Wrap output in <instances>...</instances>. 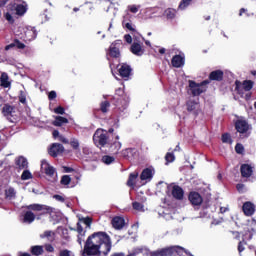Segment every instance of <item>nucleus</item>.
I'll use <instances>...</instances> for the list:
<instances>
[{
	"label": "nucleus",
	"instance_id": "1",
	"mask_svg": "<svg viewBox=\"0 0 256 256\" xmlns=\"http://www.w3.org/2000/svg\"><path fill=\"white\" fill-rule=\"evenodd\" d=\"M84 251L87 256L107 255L111 251V237L105 232H96L86 241Z\"/></svg>",
	"mask_w": 256,
	"mask_h": 256
},
{
	"label": "nucleus",
	"instance_id": "2",
	"mask_svg": "<svg viewBox=\"0 0 256 256\" xmlns=\"http://www.w3.org/2000/svg\"><path fill=\"white\" fill-rule=\"evenodd\" d=\"M26 210L23 212V219L22 222L27 223L28 225H31L33 221H35V213L41 212L42 215L44 213H53V208L41 204H32L25 207ZM33 211L35 213H33Z\"/></svg>",
	"mask_w": 256,
	"mask_h": 256
},
{
	"label": "nucleus",
	"instance_id": "3",
	"mask_svg": "<svg viewBox=\"0 0 256 256\" xmlns=\"http://www.w3.org/2000/svg\"><path fill=\"white\" fill-rule=\"evenodd\" d=\"M96 147H105L109 143V134L103 129H97L93 135Z\"/></svg>",
	"mask_w": 256,
	"mask_h": 256
},
{
	"label": "nucleus",
	"instance_id": "4",
	"mask_svg": "<svg viewBox=\"0 0 256 256\" xmlns=\"http://www.w3.org/2000/svg\"><path fill=\"white\" fill-rule=\"evenodd\" d=\"M207 81H204L202 83H197L193 80L189 81V87H190V93L193 95V97H198V95H201V93H205L207 91Z\"/></svg>",
	"mask_w": 256,
	"mask_h": 256
},
{
	"label": "nucleus",
	"instance_id": "5",
	"mask_svg": "<svg viewBox=\"0 0 256 256\" xmlns=\"http://www.w3.org/2000/svg\"><path fill=\"white\" fill-rule=\"evenodd\" d=\"M235 127L240 137H249V129L251 126L244 119H238L235 123Z\"/></svg>",
	"mask_w": 256,
	"mask_h": 256
},
{
	"label": "nucleus",
	"instance_id": "6",
	"mask_svg": "<svg viewBox=\"0 0 256 256\" xmlns=\"http://www.w3.org/2000/svg\"><path fill=\"white\" fill-rule=\"evenodd\" d=\"M41 171L42 173H45L48 177H53L55 175V168L47 162V160L41 161Z\"/></svg>",
	"mask_w": 256,
	"mask_h": 256
},
{
	"label": "nucleus",
	"instance_id": "7",
	"mask_svg": "<svg viewBox=\"0 0 256 256\" xmlns=\"http://www.w3.org/2000/svg\"><path fill=\"white\" fill-rule=\"evenodd\" d=\"M63 151H65V148L63 147L62 144L54 143L50 147L48 153H49V155H51V157H57V155H61V153H63Z\"/></svg>",
	"mask_w": 256,
	"mask_h": 256
},
{
	"label": "nucleus",
	"instance_id": "8",
	"mask_svg": "<svg viewBox=\"0 0 256 256\" xmlns=\"http://www.w3.org/2000/svg\"><path fill=\"white\" fill-rule=\"evenodd\" d=\"M117 45H121V40H117V41L113 42L110 45V49H109V53H108V55H110V57H114L116 59L121 55V52L119 51V47H117Z\"/></svg>",
	"mask_w": 256,
	"mask_h": 256
},
{
	"label": "nucleus",
	"instance_id": "9",
	"mask_svg": "<svg viewBox=\"0 0 256 256\" xmlns=\"http://www.w3.org/2000/svg\"><path fill=\"white\" fill-rule=\"evenodd\" d=\"M241 87L242 89H244V91H251V89H253V81L251 80H246L243 82V84L241 85V82L236 81V91H238V93H243L241 92Z\"/></svg>",
	"mask_w": 256,
	"mask_h": 256
},
{
	"label": "nucleus",
	"instance_id": "10",
	"mask_svg": "<svg viewBox=\"0 0 256 256\" xmlns=\"http://www.w3.org/2000/svg\"><path fill=\"white\" fill-rule=\"evenodd\" d=\"M243 213L246 217H251L255 214V204L251 202H245L242 206Z\"/></svg>",
	"mask_w": 256,
	"mask_h": 256
},
{
	"label": "nucleus",
	"instance_id": "11",
	"mask_svg": "<svg viewBox=\"0 0 256 256\" xmlns=\"http://www.w3.org/2000/svg\"><path fill=\"white\" fill-rule=\"evenodd\" d=\"M131 51L134 55H137L138 57H141L143 53H145V49H143V44L139 42H134L131 46Z\"/></svg>",
	"mask_w": 256,
	"mask_h": 256
},
{
	"label": "nucleus",
	"instance_id": "12",
	"mask_svg": "<svg viewBox=\"0 0 256 256\" xmlns=\"http://www.w3.org/2000/svg\"><path fill=\"white\" fill-rule=\"evenodd\" d=\"M189 201L192 203V205H201V203H203V198L199 193L192 192L189 195Z\"/></svg>",
	"mask_w": 256,
	"mask_h": 256
},
{
	"label": "nucleus",
	"instance_id": "13",
	"mask_svg": "<svg viewBox=\"0 0 256 256\" xmlns=\"http://www.w3.org/2000/svg\"><path fill=\"white\" fill-rule=\"evenodd\" d=\"M119 75L123 79H128L129 75H131V67L127 64H122L119 68Z\"/></svg>",
	"mask_w": 256,
	"mask_h": 256
},
{
	"label": "nucleus",
	"instance_id": "14",
	"mask_svg": "<svg viewBox=\"0 0 256 256\" xmlns=\"http://www.w3.org/2000/svg\"><path fill=\"white\" fill-rule=\"evenodd\" d=\"M37 37V31L34 27L28 26L25 31V38L26 41H33V39H36Z\"/></svg>",
	"mask_w": 256,
	"mask_h": 256
},
{
	"label": "nucleus",
	"instance_id": "15",
	"mask_svg": "<svg viewBox=\"0 0 256 256\" xmlns=\"http://www.w3.org/2000/svg\"><path fill=\"white\" fill-rule=\"evenodd\" d=\"M172 65L179 69V67H183L185 65V58L181 55H176L172 58Z\"/></svg>",
	"mask_w": 256,
	"mask_h": 256
},
{
	"label": "nucleus",
	"instance_id": "16",
	"mask_svg": "<svg viewBox=\"0 0 256 256\" xmlns=\"http://www.w3.org/2000/svg\"><path fill=\"white\" fill-rule=\"evenodd\" d=\"M141 181H151L153 179V170L151 168H146L142 171L140 175Z\"/></svg>",
	"mask_w": 256,
	"mask_h": 256
},
{
	"label": "nucleus",
	"instance_id": "17",
	"mask_svg": "<svg viewBox=\"0 0 256 256\" xmlns=\"http://www.w3.org/2000/svg\"><path fill=\"white\" fill-rule=\"evenodd\" d=\"M183 188L179 187V186H173L172 188V196L174 197V199H178V201H181V199H183Z\"/></svg>",
	"mask_w": 256,
	"mask_h": 256
},
{
	"label": "nucleus",
	"instance_id": "18",
	"mask_svg": "<svg viewBox=\"0 0 256 256\" xmlns=\"http://www.w3.org/2000/svg\"><path fill=\"white\" fill-rule=\"evenodd\" d=\"M15 163L18 166V169H27L29 162H27V158L23 156H19L15 159Z\"/></svg>",
	"mask_w": 256,
	"mask_h": 256
},
{
	"label": "nucleus",
	"instance_id": "19",
	"mask_svg": "<svg viewBox=\"0 0 256 256\" xmlns=\"http://www.w3.org/2000/svg\"><path fill=\"white\" fill-rule=\"evenodd\" d=\"M2 113L5 117H13L15 115V108L9 104H5Z\"/></svg>",
	"mask_w": 256,
	"mask_h": 256
},
{
	"label": "nucleus",
	"instance_id": "20",
	"mask_svg": "<svg viewBox=\"0 0 256 256\" xmlns=\"http://www.w3.org/2000/svg\"><path fill=\"white\" fill-rule=\"evenodd\" d=\"M78 233V243L79 245H83V241H85V230H83V226H81V223H77V229Z\"/></svg>",
	"mask_w": 256,
	"mask_h": 256
},
{
	"label": "nucleus",
	"instance_id": "21",
	"mask_svg": "<svg viewBox=\"0 0 256 256\" xmlns=\"http://www.w3.org/2000/svg\"><path fill=\"white\" fill-rule=\"evenodd\" d=\"M112 225L114 229H123V227H125V219L121 217H115L112 219Z\"/></svg>",
	"mask_w": 256,
	"mask_h": 256
},
{
	"label": "nucleus",
	"instance_id": "22",
	"mask_svg": "<svg viewBox=\"0 0 256 256\" xmlns=\"http://www.w3.org/2000/svg\"><path fill=\"white\" fill-rule=\"evenodd\" d=\"M5 197L6 199H9L10 201L15 199L17 197V190L15 188L9 186L5 189Z\"/></svg>",
	"mask_w": 256,
	"mask_h": 256
},
{
	"label": "nucleus",
	"instance_id": "23",
	"mask_svg": "<svg viewBox=\"0 0 256 256\" xmlns=\"http://www.w3.org/2000/svg\"><path fill=\"white\" fill-rule=\"evenodd\" d=\"M241 174L242 177H249L250 175H253V168L248 164H243L241 166Z\"/></svg>",
	"mask_w": 256,
	"mask_h": 256
},
{
	"label": "nucleus",
	"instance_id": "24",
	"mask_svg": "<svg viewBox=\"0 0 256 256\" xmlns=\"http://www.w3.org/2000/svg\"><path fill=\"white\" fill-rule=\"evenodd\" d=\"M15 11L16 15H25V13H27V4L25 2L16 4Z\"/></svg>",
	"mask_w": 256,
	"mask_h": 256
},
{
	"label": "nucleus",
	"instance_id": "25",
	"mask_svg": "<svg viewBox=\"0 0 256 256\" xmlns=\"http://www.w3.org/2000/svg\"><path fill=\"white\" fill-rule=\"evenodd\" d=\"M210 79L212 81H221L223 79V71L216 70L210 73Z\"/></svg>",
	"mask_w": 256,
	"mask_h": 256
},
{
	"label": "nucleus",
	"instance_id": "26",
	"mask_svg": "<svg viewBox=\"0 0 256 256\" xmlns=\"http://www.w3.org/2000/svg\"><path fill=\"white\" fill-rule=\"evenodd\" d=\"M65 123H69V120H67V118L62 116H56L55 121L53 122V125H55V127H61V125Z\"/></svg>",
	"mask_w": 256,
	"mask_h": 256
},
{
	"label": "nucleus",
	"instance_id": "27",
	"mask_svg": "<svg viewBox=\"0 0 256 256\" xmlns=\"http://www.w3.org/2000/svg\"><path fill=\"white\" fill-rule=\"evenodd\" d=\"M137 177H139V173L133 172L130 174L129 179L127 181L128 187H134L135 181L137 180Z\"/></svg>",
	"mask_w": 256,
	"mask_h": 256
},
{
	"label": "nucleus",
	"instance_id": "28",
	"mask_svg": "<svg viewBox=\"0 0 256 256\" xmlns=\"http://www.w3.org/2000/svg\"><path fill=\"white\" fill-rule=\"evenodd\" d=\"M43 252H44L43 246L36 245L31 247L32 255H35V256L43 255Z\"/></svg>",
	"mask_w": 256,
	"mask_h": 256
},
{
	"label": "nucleus",
	"instance_id": "29",
	"mask_svg": "<svg viewBox=\"0 0 256 256\" xmlns=\"http://www.w3.org/2000/svg\"><path fill=\"white\" fill-rule=\"evenodd\" d=\"M196 109H199V103L195 102L194 100H189L187 102V111H196Z\"/></svg>",
	"mask_w": 256,
	"mask_h": 256
},
{
	"label": "nucleus",
	"instance_id": "30",
	"mask_svg": "<svg viewBox=\"0 0 256 256\" xmlns=\"http://www.w3.org/2000/svg\"><path fill=\"white\" fill-rule=\"evenodd\" d=\"M110 149L113 153H117L121 149V142H119V136H116V141L111 144Z\"/></svg>",
	"mask_w": 256,
	"mask_h": 256
},
{
	"label": "nucleus",
	"instance_id": "31",
	"mask_svg": "<svg viewBox=\"0 0 256 256\" xmlns=\"http://www.w3.org/2000/svg\"><path fill=\"white\" fill-rule=\"evenodd\" d=\"M42 239H48V241H53L55 239V233L53 231H45L43 234L40 235Z\"/></svg>",
	"mask_w": 256,
	"mask_h": 256
},
{
	"label": "nucleus",
	"instance_id": "32",
	"mask_svg": "<svg viewBox=\"0 0 256 256\" xmlns=\"http://www.w3.org/2000/svg\"><path fill=\"white\" fill-rule=\"evenodd\" d=\"M9 85H11L9 83V76L7 75V73H2V75H1V86L2 87H9Z\"/></svg>",
	"mask_w": 256,
	"mask_h": 256
},
{
	"label": "nucleus",
	"instance_id": "33",
	"mask_svg": "<svg viewBox=\"0 0 256 256\" xmlns=\"http://www.w3.org/2000/svg\"><path fill=\"white\" fill-rule=\"evenodd\" d=\"M192 1L193 0H182L178 8L180 9V11H185V9L189 7V5H191Z\"/></svg>",
	"mask_w": 256,
	"mask_h": 256
},
{
	"label": "nucleus",
	"instance_id": "34",
	"mask_svg": "<svg viewBox=\"0 0 256 256\" xmlns=\"http://www.w3.org/2000/svg\"><path fill=\"white\" fill-rule=\"evenodd\" d=\"M33 175L31 174V172L29 170H24L22 175H21V179L22 181H27L29 179H32Z\"/></svg>",
	"mask_w": 256,
	"mask_h": 256
},
{
	"label": "nucleus",
	"instance_id": "35",
	"mask_svg": "<svg viewBox=\"0 0 256 256\" xmlns=\"http://www.w3.org/2000/svg\"><path fill=\"white\" fill-rule=\"evenodd\" d=\"M109 107H111V104L109 103V101H104L101 103L100 109L102 113H107V111H109Z\"/></svg>",
	"mask_w": 256,
	"mask_h": 256
},
{
	"label": "nucleus",
	"instance_id": "36",
	"mask_svg": "<svg viewBox=\"0 0 256 256\" xmlns=\"http://www.w3.org/2000/svg\"><path fill=\"white\" fill-rule=\"evenodd\" d=\"M70 145L75 151H79V140L76 138H71Z\"/></svg>",
	"mask_w": 256,
	"mask_h": 256
},
{
	"label": "nucleus",
	"instance_id": "37",
	"mask_svg": "<svg viewBox=\"0 0 256 256\" xmlns=\"http://www.w3.org/2000/svg\"><path fill=\"white\" fill-rule=\"evenodd\" d=\"M123 27H125V29H128V31H132L133 33H135V26L133 25V23L131 22H122Z\"/></svg>",
	"mask_w": 256,
	"mask_h": 256
},
{
	"label": "nucleus",
	"instance_id": "38",
	"mask_svg": "<svg viewBox=\"0 0 256 256\" xmlns=\"http://www.w3.org/2000/svg\"><path fill=\"white\" fill-rule=\"evenodd\" d=\"M132 207L135 211H145V206H143L141 203L139 202H133Z\"/></svg>",
	"mask_w": 256,
	"mask_h": 256
},
{
	"label": "nucleus",
	"instance_id": "39",
	"mask_svg": "<svg viewBox=\"0 0 256 256\" xmlns=\"http://www.w3.org/2000/svg\"><path fill=\"white\" fill-rule=\"evenodd\" d=\"M165 15H166L167 19H175V10L169 8L165 11Z\"/></svg>",
	"mask_w": 256,
	"mask_h": 256
},
{
	"label": "nucleus",
	"instance_id": "40",
	"mask_svg": "<svg viewBox=\"0 0 256 256\" xmlns=\"http://www.w3.org/2000/svg\"><path fill=\"white\" fill-rule=\"evenodd\" d=\"M4 17H5V19L8 23H14V21H15L13 19V12L12 11L4 13Z\"/></svg>",
	"mask_w": 256,
	"mask_h": 256
},
{
	"label": "nucleus",
	"instance_id": "41",
	"mask_svg": "<svg viewBox=\"0 0 256 256\" xmlns=\"http://www.w3.org/2000/svg\"><path fill=\"white\" fill-rule=\"evenodd\" d=\"M102 161H103V163H105V165H111V163H113V161H115V158L112 156H104V157H102Z\"/></svg>",
	"mask_w": 256,
	"mask_h": 256
},
{
	"label": "nucleus",
	"instance_id": "42",
	"mask_svg": "<svg viewBox=\"0 0 256 256\" xmlns=\"http://www.w3.org/2000/svg\"><path fill=\"white\" fill-rule=\"evenodd\" d=\"M165 159L167 163H173V161H175V155L171 152H168L165 156Z\"/></svg>",
	"mask_w": 256,
	"mask_h": 256
},
{
	"label": "nucleus",
	"instance_id": "43",
	"mask_svg": "<svg viewBox=\"0 0 256 256\" xmlns=\"http://www.w3.org/2000/svg\"><path fill=\"white\" fill-rule=\"evenodd\" d=\"M222 141L224 143H229L230 145L233 143V140H231V136L228 133L222 135Z\"/></svg>",
	"mask_w": 256,
	"mask_h": 256
},
{
	"label": "nucleus",
	"instance_id": "44",
	"mask_svg": "<svg viewBox=\"0 0 256 256\" xmlns=\"http://www.w3.org/2000/svg\"><path fill=\"white\" fill-rule=\"evenodd\" d=\"M71 183V177L69 175H64L61 179L62 185H69Z\"/></svg>",
	"mask_w": 256,
	"mask_h": 256
},
{
	"label": "nucleus",
	"instance_id": "45",
	"mask_svg": "<svg viewBox=\"0 0 256 256\" xmlns=\"http://www.w3.org/2000/svg\"><path fill=\"white\" fill-rule=\"evenodd\" d=\"M59 256H75V254L73 252H71V250H61Z\"/></svg>",
	"mask_w": 256,
	"mask_h": 256
},
{
	"label": "nucleus",
	"instance_id": "46",
	"mask_svg": "<svg viewBox=\"0 0 256 256\" xmlns=\"http://www.w3.org/2000/svg\"><path fill=\"white\" fill-rule=\"evenodd\" d=\"M128 9L130 10L131 13H137L139 9H141L140 5H129Z\"/></svg>",
	"mask_w": 256,
	"mask_h": 256
},
{
	"label": "nucleus",
	"instance_id": "47",
	"mask_svg": "<svg viewBox=\"0 0 256 256\" xmlns=\"http://www.w3.org/2000/svg\"><path fill=\"white\" fill-rule=\"evenodd\" d=\"M19 101L23 104L27 103V96L25 95V92H20Z\"/></svg>",
	"mask_w": 256,
	"mask_h": 256
},
{
	"label": "nucleus",
	"instance_id": "48",
	"mask_svg": "<svg viewBox=\"0 0 256 256\" xmlns=\"http://www.w3.org/2000/svg\"><path fill=\"white\" fill-rule=\"evenodd\" d=\"M13 43H14V47H17V49H25V44H23L19 40H15Z\"/></svg>",
	"mask_w": 256,
	"mask_h": 256
},
{
	"label": "nucleus",
	"instance_id": "49",
	"mask_svg": "<svg viewBox=\"0 0 256 256\" xmlns=\"http://www.w3.org/2000/svg\"><path fill=\"white\" fill-rule=\"evenodd\" d=\"M54 113H56L57 115H64L65 114V108L64 107H57L55 110H54Z\"/></svg>",
	"mask_w": 256,
	"mask_h": 256
},
{
	"label": "nucleus",
	"instance_id": "50",
	"mask_svg": "<svg viewBox=\"0 0 256 256\" xmlns=\"http://www.w3.org/2000/svg\"><path fill=\"white\" fill-rule=\"evenodd\" d=\"M82 223H84V225H86V227H91V223H92V220L91 218L87 217V218H83L81 220Z\"/></svg>",
	"mask_w": 256,
	"mask_h": 256
},
{
	"label": "nucleus",
	"instance_id": "51",
	"mask_svg": "<svg viewBox=\"0 0 256 256\" xmlns=\"http://www.w3.org/2000/svg\"><path fill=\"white\" fill-rule=\"evenodd\" d=\"M244 149L245 148H243V146L241 144H237L235 147L236 153H239V154L243 153Z\"/></svg>",
	"mask_w": 256,
	"mask_h": 256
},
{
	"label": "nucleus",
	"instance_id": "52",
	"mask_svg": "<svg viewBox=\"0 0 256 256\" xmlns=\"http://www.w3.org/2000/svg\"><path fill=\"white\" fill-rule=\"evenodd\" d=\"M57 97V92L55 91H51L49 94H48V98L50 101H52V99H55Z\"/></svg>",
	"mask_w": 256,
	"mask_h": 256
},
{
	"label": "nucleus",
	"instance_id": "53",
	"mask_svg": "<svg viewBox=\"0 0 256 256\" xmlns=\"http://www.w3.org/2000/svg\"><path fill=\"white\" fill-rule=\"evenodd\" d=\"M45 249H46V251H48V253H53V251H55V248L50 244H47L45 246Z\"/></svg>",
	"mask_w": 256,
	"mask_h": 256
},
{
	"label": "nucleus",
	"instance_id": "54",
	"mask_svg": "<svg viewBox=\"0 0 256 256\" xmlns=\"http://www.w3.org/2000/svg\"><path fill=\"white\" fill-rule=\"evenodd\" d=\"M58 139H59V141H61L62 143L66 144V145L69 144V140L67 138H65L63 135H60L58 137Z\"/></svg>",
	"mask_w": 256,
	"mask_h": 256
},
{
	"label": "nucleus",
	"instance_id": "55",
	"mask_svg": "<svg viewBox=\"0 0 256 256\" xmlns=\"http://www.w3.org/2000/svg\"><path fill=\"white\" fill-rule=\"evenodd\" d=\"M238 251H239V253H243V251H245V244L243 242L239 243Z\"/></svg>",
	"mask_w": 256,
	"mask_h": 256
},
{
	"label": "nucleus",
	"instance_id": "56",
	"mask_svg": "<svg viewBox=\"0 0 256 256\" xmlns=\"http://www.w3.org/2000/svg\"><path fill=\"white\" fill-rule=\"evenodd\" d=\"M124 39H125L126 43H133V38L129 34H126L124 36Z\"/></svg>",
	"mask_w": 256,
	"mask_h": 256
},
{
	"label": "nucleus",
	"instance_id": "57",
	"mask_svg": "<svg viewBox=\"0 0 256 256\" xmlns=\"http://www.w3.org/2000/svg\"><path fill=\"white\" fill-rule=\"evenodd\" d=\"M237 189L239 191V193H243L244 189H245V185L243 184H238L237 185Z\"/></svg>",
	"mask_w": 256,
	"mask_h": 256
},
{
	"label": "nucleus",
	"instance_id": "58",
	"mask_svg": "<svg viewBox=\"0 0 256 256\" xmlns=\"http://www.w3.org/2000/svg\"><path fill=\"white\" fill-rule=\"evenodd\" d=\"M52 135H53L54 139H57V137L58 138L61 137V135H59V131H57V130H54Z\"/></svg>",
	"mask_w": 256,
	"mask_h": 256
},
{
	"label": "nucleus",
	"instance_id": "59",
	"mask_svg": "<svg viewBox=\"0 0 256 256\" xmlns=\"http://www.w3.org/2000/svg\"><path fill=\"white\" fill-rule=\"evenodd\" d=\"M229 211V207H220V213H227Z\"/></svg>",
	"mask_w": 256,
	"mask_h": 256
},
{
	"label": "nucleus",
	"instance_id": "60",
	"mask_svg": "<svg viewBox=\"0 0 256 256\" xmlns=\"http://www.w3.org/2000/svg\"><path fill=\"white\" fill-rule=\"evenodd\" d=\"M13 47H15L14 43H11L10 45H7L5 47V51H9V49H13Z\"/></svg>",
	"mask_w": 256,
	"mask_h": 256
},
{
	"label": "nucleus",
	"instance_id": "61",
	"mask_svg": "<svg viewBox=\"0 0 256 256\" xmlns=\"http://www.w3.org/2000/svg\"><path fill=\"white\" fill-rule=\"evenodd\" d=\"M54 199H56L57 201H64L61 195H55Z\"/></svg>",
	"mask_w": 256,
	"mask_h": 256
},
{
	"label": "nucleus",
	"instance_id": "62",
	"mask_svg": "<svg viewBox=\"0 0 256 256\" xmlns=\"http://www.w3.org/2000/svg\"><path fill=\"white\" fill-rule=\"evenodd\" d=\"M7 1L9 0H0V7H4V5H7Z\"/></svg>",
	"mask_w": 256,
	"mask_h": 256
},
{
	"label": "nucleus",
	"instance_id": "63",
	"mask_svg": "<svg viewBox=\"0 0 256 256\" xmlns=\"http://www.w3.org/2000/svg\"><path fill=\"white\" fill-rule=\"evenodd\" d=\"M64 170L66 173H71L73 171V168L64 167Z\"/></svg>",
	"mask_w": 256,
	"mask_h": 256
},
{
	"label": "nucleus",
	"instance_id": "64",
	"mask_svg": "<svg viewBox=\"0 0 256 256\" xmlns=\"http://www.w3.org/2000/svg\"><path fill=\"white\" fill-rule=\"evenodd\" d=\"M165 48H160L159 49V53L161 54V55H165Z\"/></svg>",
	"mask_w": 256,
	"mask_h": 256
}]
</instances>
